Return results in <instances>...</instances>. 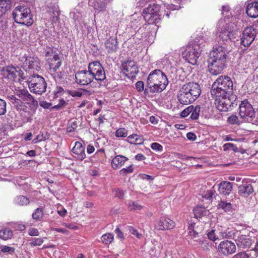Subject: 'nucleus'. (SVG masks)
Masks as SVG:
<instances>
[{
    "mask_svg": "<svg viewBox=\"0 0 258 258\" xmlns=\"http://www.w3.org/2000/svg\"><path fill=\"white\" fill-rule=\"evenodd\" d=\"M192 109V105H190L185 109H184L180 113V116L182 117H187L189 114H190L191 111Z\"/></svg>",
    "mask_w": 258,
    "mask_h": 258,
    "instance_id": "nucleus-54",
    "label": "nucleus"
},
{
    "mask_svg": "<svg viewBox=\"0 0 258 258\" xmlns=\"http://www.w3.org/2000/svg\"><path fill=\"white\" fill-rule=\"evenodd\" d=\"M64 93V89L61 87H56L54 91V95L55 97H58Z\"/></svg>",
    "mask_w": 258,
    "mask_h": 258,
    "instance_id": "nucleus-56",
    "label": "nucleus"
},
{
    "mask_svg": "<svg viewBox=\"0 0 258 258\" xmlns=\"http://www.w3.org/2000/svg\"><path fill=\"white\" fill-rule=\"evenodd\" d=\"M227 121L230 124H240L241 123L238 117L235 114H232L229 116Z\"/></svg>",
    "mask_w": 258,
    "mask_h": 258,
    "instance_id": "nucleus-45",
    "label": "nucleus"
},
{
    "mask_svg": "<svg viewBox=\"0 0 258 258\" xmlns=\"http://www.w3.org/2000/svg\"><path fill=\"white\" fill-rule=\"evenodd\" d=\"M45 238H35L31 239L30 244L32 246H40L44 242Z\"/></svg>",
    "mask_w": 258,
    "mask_h": 258,
    "instance_id": "nucleus-47",
    "label": "nucleus"
},
{
    "mask_svg": "<svg viewBox=\"0 0 258 258\" xmlns=\"http://www.w3.org/2000/svg\"><path fill=\"white\" fill-rule=\"evenodd\" d=\"M253 191L252 186L250 184H242L238 187L239 194L243 197H247Z\"/></svg>",
    "mask_w": 258,
    "mask_h": 258,
    "instance_id": "nucleus-31",
    "label": "nucleus"
},
{
    "mask_svg": "<svg viewBox=\"0 0 258 258\" xmlns=\"http://www.w3.org/2000/svg\"><path fill=\"white\" fill-rule=\"evenodd\" d=\"M117 41L115 38H110L105 43V48L108 52L115 51L117 48Z\"/></svg>",
    "mask_w": 258,
    "mask_h": 258,
    "instance_id": "nucleus-32",
    "label": "nucleus"
},
{
    "mask_svg": "<svg viewBox=\"0 0 258 258\" xmlns=\"http://www.w3.org/2000/svg\"><path fill=\"white\" fill-rule=\"evenodd\" d=\"M127 158L122 155H117L113 158L111 162V166L113 169H117L123 166Z\"/></svg>",
    "mask_w": 258,
    "mask_h": 258,
    "instance_id": "nucleus-30",
    "label": "nucleus"
},
{
    "mask_svg": "<svg viewBox=\"0 0 258 258\" xmlns=\"http://www.w3.org/2000/svg\"><path fill=\"white\" fill-rule=\"evenodd\" d=\"M182 56L183 58L191 64L195 65L200 56L202 50L196 43L189 44L182 48Z\"/></svg>",
    "mask_w": 258,
    "mask_h": 258,
    "instance_id": "nucleus-7",
    "label": "nucleus"
},
{
    "mask_svg": "<svg viewBox=\"0 0 258 258\" xmlns=\"http://www.w3.org/2000/svg\"><path fill=\"white\" fill-rule=\"evenodd\" d=\"M239 114L243 121L254 123L255 111L247 100L242 101L239 104Z\"/></svg>",
    "mask_w": 258,
    "mask_h": 258,
    "instance_id": "nucleus-9",
    "label": "nucleus"
},
{
    "mask_svg": "<svg viewBox=\"0 0 258 258\" xmlns=\"http://www.w3.org/2000/svg\"><path fill=\"white\" fill-rule=\"evenodd\" d=\"M123 73L128 77H134L138 73L139 70L136 63L132 60H127L122 64Z\"/></svg>",
    "mask_w": 258,
    "mask_h": 258,
    "instance_id": "nucleus-20",
    "label": "nucleus"
},
{
    "mask_svg": "<svg viewBox=\"0 0 258 258\" xmlns=\"http://www.w3.org/2000/svg\"><path fill=\"white\" fill-rule=\"evenodd\" d=\"M172 57L173 56L171 55H165L157 62V65L159 68H162L166 71H170L173 67Z\"/></svg>",
    "mask_w": 258,
    "mask_h": 258,
    "instance_id": "nucleus-24",
    "label": "nucleus"
},
{
    "mask_svg": "<svg viewBox=\"0 0 258 258\" xmlns=\"http://www.w3.org/2000/svg\"><path fill=\"white\" fill-rule=\"evenodd\" d=\"M9 98L12 103L14 105V107L16 109H18L19 107L21 106V105L23 104L21 100L16 98V97L14 95L9 96Z\"/></svg>",
    "mask_w": 258,
    "mask_h": 258,
    "instance_id": "nucleus-46",
    "label": "nucleus"
},
{
    "mask_svg": "<svg viewBox=\"0 0 258 258\" xmlns=\"http://www.w3.org/2000/svg\"><path fill=\"white\" fill-rule=\"evenodd\" d=\"M194 214L195 218L198 219L203 216H205L208 211L202 206H197L193 209Z\"/></svg>",
    "mask_w": 258,
    "mask_h": 258,
    "instance_id": "nucleus-35",
    "label": "nucleus"
},
{
    "mask_svg": "<svg viewBox=\"0 0 258 258\" xmlns=\"http://www.w3.org/2000/svg\"><path fill=\"white\" fill-rule=\"evenodd\" d=\"M16 94L21 98L24 101L28 104L37 105V101L35 100L34 97L26 89L18 90L16 91Z\"/></svg>",
    "mask_w": 258,
    "mask_h": 258,
    "instance_id": "nucleus-23",
    "label": "nucleus"
},
{
    "mask_svg": "<svg viewBox=\"0 0 258 258\" xmlns=\"http://www.w3.org/2000/svg\"><path fill=\"white\" fill-rule=\"evenodd\" d=\"M155 228L158 230H165L171 229L175 226L174 222L166 217L161 218L155 224Z\"/></svg>",
    "mask_w": 258,
    "mask_h": 258,
    "instance_id": "nucleus-22",
    "label": "nucleus"
},
{
    "mask_svg": "<svg viewBox=\"0 0 258 258\" xmlns=\"http://www.w3.org/2000/svg\"><path fill=\"white\" fill-rule=\"evenodd\" d=\"M189 234L190 236L193 237H196L198 235V233L194 229L192 225H190L188 227Z\"/></svg>",
    "mask_w": 258,
    "mask_h": 258,
    "instance_id": "nucleus-62",
    "label": "nucleus"
},
{
    "mask_svg": "<svg viewBox=\"0 0 258 258\" xmlns=\"http://www.w3.org/2000/svg\"><path fill=\"white\" fill-rule=\"evenodd\" d=\"M208 69L213 75L220 74L226 67L227 60L209 57Z\"/></svg>",
    "mask_w": 258,
    "mask_h": 258,
    "instance_id": "nucleus-15",
    "label": "nucleus"
},
{
    "mask_svg": "<svg viewBox=\"0 0 258 258\" xmlns=\"http://www.w3.org/2000/svg\"><path fill=\"white\" fill-rule=\"evenodd\" d=\"M222 23V21L219 22L216 33V39L219 42L226 44L237 38L238 29L234 22H228L221 27Z\"/></svg>",
    "mask_w": 258,
    "mask_h": 258,
    "instance_id": "nucleus-3",
    "label": "nucleus"
},
{
    "mask_svg": "<svg viewBox=\"0 0 258 258\" xmlns=\"http://www.w3.org/2000/svg\"><path fill=\"white\" fill-rule=\"evenodd\" d=\"M256 31L253 26H250L244 29L241 38V44L244 47H248L254 40Z\"/></svg>",
    "mask_w": 258,
    "mask_h": 258,
    "instance_id": "nucleus-17",
    "label": "nucleus"
},
{
    "mask_svg": "<svg viewBox=\"0 0 258 258\" xmlns=\"http://www.w3.org/2000/svg\"><path fill=\"white\" fill-rule=\"evenodd\" d=\"M126 140L128 143L135 145H141L144 143L143 138L136 134L129 136Z\"/></svg>",
    "mask_w": 258,
    "mask_h": 258,
    "instance_id": "nucleus-34",
    "label": "nucleus"
},
{
    "mask_svg": "<svg viewBox=\"0 0 258 258\" xmlns=\"http://www.w3.org/2000/svg\"><path fill=\"white\" fill-rule=\"evenodd\" d=\"M6 106V102L0 98V115H3L6 113L7 111Z\"/></svg>",
    "mask_w": 258,
    "mask_h": 258,
    "instance_id": "nucleus-52",
    "label": "nucleus"
},
{
    "mask_svg": "<svg viewBox=\"0 0 258 258\" xmlns=\"http://www.w3.org/2000/svg\"><path fill=\"white\" fill-rule=\"evenodd\" d=\"M219 209H221L225 212H230L232 210V205L226 201H221L218 206Z\"/></svg>",
    "mask_w": 258,
    "mask_h": 258,
    "instance_id": "nucleus-39",
    "label": "nucleus"
},
{
    "mask_svg": "<svg viewBox=\"0 0 258 258\" xmlns=\"http://www.w3.org/2000/svg\"><path fill=\"white\" fill-rule=\"evenodd\" d=\"M201 92V88L198 83H186L183 85L178 91V100L182 104H190L199 97Z\"/></svg>",
    "mask_w": 258,
    "mask_h": 258,
    "instance_id": "nucleus-2",
    "label": "nucleus"
},
{
    "mask_svg": "<svg viewBox=\"0 0 258 258\" xmlns=\"http://www.w3.org/2000/svg\"><path fill=\"white\" fill-rule=\"evenodd\" d=\"M29 88L31 92L41 95L46 91L47 84L43 77L38 75H33L28 81Z\"/></svg>",
    "mask_w": 258,
    "mask_h": 258,
    "instance_id": "nucleus-8",
    "label": "nucleus"
},
{
    "mask_svg": "<svg viewBox=\"0 0 258 258\" xmlns=\"http://www.w3.org/2000/svg\"><path fill=\"white\" fill-rule=\"evenodd\" d=\"M218 232L219 234V238H220L222 239L231 238L233 235L232 231L229 230V229H218Z\"/></svg>",
    "mask_w": 258,
    "mask_h": 258,
    "instance_id": "nucleus-37",
    "label": "nucleus"
},
{
    "mask_svg": "<svg viewBox=\"0 0 258 258\" xmlns=\"http://www.w3.org/2000/svg\"><path fill=\"white\" fill-rule=\"evenodd\" d=\"M232 189V183L228 181H222L219 185V191L220 194L228 195Z\"/></svg>",
    "mask_w": 258,
    "mask_h": 258,
    "instance_id": "nucleus-29",
    "label": "nucleus"
},
{
    "mask_svg": "<svg viewBox=\"0 0 258 258\" xmlns=\"http://www.w3.org/2000/svg\"><path fill=\"white\" fill-rule=\"evenodd\" d=\"M167 76L160 70L156 69L152 71L149 75L147 81V88H145L144 95H149L152 93H160L164 90L168 84Z\"/></svg>",
    "mask_w": 258,
    "mask_h": 258,
    "instance_id": "nucleus-1",
    "label": "nucleus"
},
{
    "mask_svg": "<svg viewBox=\"0 0 258 258\" xmlns=\"http://www.w3.org/2000/svg\"><path fill=\"white\" fill-rule=\"evenodd\" d=\"M220 253L224 255H228L234 253L236 250L235 243L230 240H223L221 241L218 247Z\"/></svg>",
    "mask_w": 258,
    "mask_h": 258,
    "instance_id": "nucleus-19",
    "label": "nucleus"
},
{
    "mask_svg": "<svg viewBox=\"0 0 258 258\" xmlns=\"http://www.w3.org/2000/svg\"><path fill=\"white\" fill-rule=\"evenodd\" d=\"M114 236L113 234L107 233L103 234L101 238V241L105 244H110L113 240Z\"/></svg>",
    "mask_w": 258,
    "mask_h": 258,
    "instance_id": "nucleus-41",
    "label": "nucleus"
},
{
    "mask_svg": "<svg viewBox=\"0 0 258 258\" xmlns=\"http://www.w3.org/2000/svg\"><path fill=\"white\" fill-rule=\"evenodd\" d=\"M115 196L119 199H122L124 196V191L120 189H116L114 190Z\"/></svg>",
    "mask_w": 258,
    "mask_h": 258,
    "instance_id": "nucleus-63",
    "label": "nucleus"
},
{
    "mask_svg": "<svg viewBox=\"0 0 258 258\" xmlns=\"http://www.w3.org/2000/svg\"><path fill=\"white\" fill-rule=\"evenodd\" d=\"M215 231V230H212L207 233L208 238L213 241L219 239V236L216 234Z\"/></svg>",
    "mask_w": 258,
    "mask_h": 258,
    "instance_id": "nucleus-51",
    "label": "nucleus"
},
{
    "mask_svg": "<svg viewBox=\"0 0 258 258\" xmlns=\"http://www.w3.org/2000/svg\"><path fill=\"white\" fill-rule=\"evenodd\" d=\"M120 173L122 174H128L133 172V168L132 165H130L126 168H122L120 171Z\"/></svg>",
    "mask_w": 258,
    "mask_h": 258,
    "instance_id": "nucleus-58",
    "label": "nucleus"
},
{
    "mask_svg": "<svg viewBox=\"0 0 258 258\" xmlns=\"http://www.w3.org/2000/svg\"><path fill=\"white\" fill-rule=\"evenodd\" d=\"M231 258H249V255L245 252H239Z\"/></svg>",
    "mask_w": 258,
    "mask_h": 258,
    "instance_id": "nucleus-61",
    "label": "nucleus"
},
{
    "mask_svg": "<svg viewBox=\"0 0 258 258\" xmlns=\"http://www.w3.org/2000/svg\"><path fill=\"white\" fill-rule=\"evenodd\" d=\"M78 127V121L76 120H74L70 123L68 125L67 130L68 132L71 133L75 131V130Z\"/></svg>",
    "mask_w": 258,
    "mask_h": 258,
    "instance_id": "nucleus-50",
    "label": "nucleus"
},
{
    "mask_svg": "<svg viewBox=\"0 0 258 258\" xmlns=\"http://www.w3.org/2000/svg\"><path fill=\"white\" fill-rule=\"evenodd\" d=\"M232 87L233 83L230 78L227 76H221L213 83L211 90V95H230L232 92Z\"/></svg>",
    "mask_w": 258,
    "mask_h": 258,
    "instance_id": "nucleus-4",
    "label": "nucleus"
},
{
    "mask_svg": "<svg viewBox=\"0 0 258 258\" xmlns=\"http://www.w3.org/2000/svg\"><path fill=\"white\" fill-rule=\"evenodd\" d=\"M200 111L201 107L199 105H197L195 107L192 105V109L190 113V118L193 120L197 119L199 116Z\"/></svg>",
    "mask_w": 258,
    "mask_h": 258,
    "instance_id": "nucleus-43",
    "label": "nucleus"
},
{
    "mask_svg": "<svg viewBox=\"0 0 258 258\" xmlns=\"http://www.w3.org/2000/svg\"><path fill=\"white\" fill-rule=\"evenodd\" d=\"M23 62L22 67L26 71H39L40 69V63L37 57L28 56L26 54L20 58Z\"/></svg>",
    "mask_w": 258,
    "mask_h": 258,
    "instance_id": "nucleus-13",
    "label": "nucleus"
},
{
    "mask_svg": "<svg viewBox=\"0 0 258 258\" xmlns=\"http://www.w3.org/2000/svg\"><path fill=\"white\" fill-rule=\"evenodd\" d=\"M144 20L149 24L158 22L160 20L159 6L158 5L150 4L143 12Z\"/></svg>",
    "mask_w": 258,
    "mask_h": 258,
    "instance_id": "nucleus-11",
    "label": "nucleus"
},
{
    "mask_svg": "<svg viewBox=\"0 0 258 258\" xmlns=\"http://www.w3.org/2000/svg\"><path fill=\"white\" fill-rule=\"evenodd\" d=\"M136 88L138 92L145 91L144 83L143 81H139L136 83Z\"/></svg>",
    "mask_w": 258,
    "mask_h": 258,
    "instance_id": "nucleus-57",
    "label": "nucleus"
},
{
    "mask_svg": "<svg viewBox=\"0 0 258 258\" xmlns=\"http://www.w3.org/2000/svg\"><path fill=\"white\" fill-rule=\"evenodd\" d=\"M93 79L98 81H104L106 79L104 69L99 61H94L90 62L88 66Z\"/></svg>",
    "mask_w": 258,
    "mask_h": 258,
    "instance_id": "nucleus-12",
    "label": "nucleus"
},
{
    "mask_svg": "<svg viewBox=\"0 0 258 258\" xmlns=\"http://www.w3.org/2000/svg\"><path fill=\"white\" fill-rule=\"evenodd\" d=\"M186 137L189 140L192 141H195L197 139L196 135L194 133L191 132L187 133L186 134Z\"/></svg>",
    "mask_w": 258,
    "mask_h": 258,
    "instance_id": "nucleus-64",
    "label": "nucleus"
},
{
    "mask_svg": "<svg viewBox=\"0 0 258 258\" xmlns=\"http://www.w3.org/2000/svg\"><path fill=\"white\" fill-rule=\"evenodd\" d=\"M115 135L118 138H124L127 136V132L125 128H119L116 131Z\"/></svg>",
    "mask_w": 258,
    "mask_h": 258,
    "instance_id": "nucleus-49",
    "label": "nucleus"
},
{
    "mask_svg": "<svg viewBox=\"0 0 258 258\" xmlns=\"http://www.w3.org/2000/svg\"><path fill=\"white\" fill-rule=\"evenodd\" d=\"M73 152L77 155V158L79 160H83L86 157L84 148L79 142H76L73 148Z\"/></svg>",
    "mask_w": 258,
    "mask_h": 258,
    "instance_id": "nucleus-27",
    "label": "nucleus"
},
{
    "mask_svg": "<svg viewBox=\"0 0 258 258\" xmlns=\"http://www.w3.org/2000/svg\"><path fill=\"white\" fill-rule=\"evenodd\" d=\"M235 242L237 246L242 249L249 248L252 244V240L245 235L238 236Z\"/></svg>",
    "mask_w": 258,
    "mask_h": 258,
    "instance_id": "nucleus-25",
    "label": "nucleus"
},
{
    "mask_svg": "<svg viewBox=\"0 0 258 258\" xmlns=\"http://www.w3.org/2000/svg\"><path fill=\"white\" fill-rule=\"evenodd\" d=\"M229 96H224V95H221L219 96H212L215 99L216 107L219 111H227L231 108L232 102Z\"/></svg>",
    "mask_w": 258,
    "mask_h": 258,
    "instance_id": "nucleus-16",
    "label": "nucleus"
},
{
    "mask_svg": "<svg viewBox=\"0 0 258 258\" xmlns=\"http://www.w3.org/2000/svg\"><path fill=\"white\" fill-rule=\"evenodd\" d=\"M42 10L45 11L44 17L52 23L55 22L59 16L58 0H43Z\"/></svg>",
    "mask_w": 258,
    "mask_h": 258,
    "instance_id": "nucleus-6",
    "label": "nucleus"
},
{
    "mask_svg": "<svg viewBox=\"0 0 258 258\" xmlns=\"http://www.w3.org/2000/svg\"><path fill=\"white\" fill-rule=\"evenodd\" d=\"M76 82L80 85L86 86L90 84L93 81L92 75L88 70L78 71L75 73Z\"/></svg>",
    "mask_w": 258,
    "mask_h": 258,
    "instance_id": "nucleus-18",
    "label": "nucleus"
},
{
    "mask_svg": "<svg viewBox=\"0 0 258 258\" xmlns=\"http://www.w3.org/2000/svg\"><path fill=\"white\" fill-rule=\"evenodd\" d=\"M143 207L136 202L130 201L128 204V208L131 211H139Z\"/></svg>",
    "mask_w": 258,
    "mask_h": 258,
    "instance_id": "nucleus-44",
    "label": "nucleus"
},
{
    "mask_svg": "<svg viewBox=\"0 0 258 258\" xmlns=\"http://www.w3.org/2000/svg\"><path fill=\"white\" fill-rule=\"evenodd\" d=\"M128 230L131 234L135 235L137 238H141V234H140L138 232V231L136 229H134L133 227H131V226L129 227Z\"/></svg>",
    "mask_w": 258,
    "mask_h": 258,
    "instance_id": "nucleus-59",
    "label": "nucleus"
},
{
    "mask_svg": "<svg viewBox=\"0 0 258 258\" xmlns=\"http://www.w3.org/2000/svg\"><path fill=\"white\" fill-rule=\"evenodd\" d=\"M246 12L249 17L257 18L258 17V2H252L248 3Z\"/></svg>",
    "mask_w": 258,
    "mask_h": 258,
    "instance_id": "nucleus-26",
    "label": "nucleus"
},
{
    "mask_svg": "<svg viewBox=\"0 0 258 258\" xmlns=\"http://www.w3.org/2000/svg\"><path fill=\"white\" fill-rule=\"evenodd\" d=\"M43 215V211L42 208H38L36 209L32 214V218L36 221L41 220Z\"/></svg>",
    "mask_w": 258,
    "mask_h": 258,
    "instance_id": "nucleus-42",
    "label": "nucleus"
},
{
    "mask_svg": "<svg viewBox=\"0 0 258 258\" xmlns=\"http://www.w3.org/2000/svg\"><path fill=\"white\" fill-rule=\"evenodd\" d=\"M13 236L12 230L9 228H4L0 230V238L4 240H8L12 238Z\"/></svg>",
    "mask_w": 258,
    "mask_h": 258,
    "instance_id": "nucleus-36",
    "label": "nucleus"
},
{
    "mask_svg": "<svg viewBox=\"0 0 258 258\" xmlns=\"http://www.w3.org/2000/svg\"><path fill=\"white\" fill-rule=\"evenodd\" d=\"M198 244L194 243V245H198L203 249H208L211 246V244L207 240H200Z\"/></svg>",
    "mask_w": 258,
    "mask_h": 258,
    "instance_id": "nucleus-48",
    "label": "nucleus"
},
{
    "mask_svg": "<svg viewBox=\"0 0 258 258\" xmlns=\"http://www.w3.org/2000/svg\"><path fill=\"white\" fill-rule=\"evenodd\" d=\"M17 109L19 111L24 122H28L32 121L33 114L32 112L27 111V106L22 104Z\"/></svg>",
    "mask_w": 258,
    "mask_h": 258,
    "instance_id": "nucleus-28",
    "label": "nucleus"
},
{
    "mask_svg": "<svg viewBox=\"0 0 258 258\" xmlns=\"http://www.w3.org/2000/svg\"><path fill=\"white\" fill-rule=\"evenodd\" d=\"M15 204L19 206H26L30 201L28 198L24 196L17 197L14 200Z\"/></svg>",
    "mask_w": 258,
    "mask_h": 258,
    "instance_id": "nucleus-38",
    "label": "nucleus"
},
{
    "mask_svg": "<svg viewBox=\"0 0 258 258\" xmlns=\"http://www.w3.org/2000/svg\"><path fill=\"white\" fill-rule=\"evenodd\" d=\"M12 7L11 0H0V18Z\"/></svg>",
    "mask_w": 258,
    "mask_h": 258,
    "instance_id": "nucleus-33",
    "label": "nucleus"
},
{
    "mask_svg": "<svg viewBox=\"0 0 258 258\" xmlns=\"http://www.w3.org/2000/svg\"><path fill=\"white\" fill-rule=\"evenodd\" d=\"M13 18L17 23L31 26L33 23L30 9L26 6H18L13 12Z\"/></svg>",
    "mask_w": 258,
    "mask_h": 258,
    "instance_id": "nucleus-5",
    "label": "nucleus"
},
{
    "mask_svg": "<svg viewBox=\"0 0 258 258\" xmlns=\"http://www.w3.org/2000/svg\"><path fill=\"white\" fill-rule=\"evenodd\" d=\"M106 6V3L104 2H102V4L99 5L98 3L97 2L96 4L94 6V9L96 10V11L100 12L102 11H104Z\"/></svg>",
    "mask_w": 258,
    "mask_h": 258,
    "instance_id": "nucleus-55",
    "label": "nucleus"
},
{
    "mask_svg": "<svg viewBox=\"0 0 258 258\" xmlns=\"http://www.w3.org/2000/svg\"><path fill=\"white\" fill-rule=\"evenodd\" d=\"M151 148L156 152H162L163 151V147L161 145L158 143H153L151 145Z\"/></svg>",
    "mask_w": 258,
    "mask_h": 258,
    "instance_id": "nucleus-53",
    "label": "nucleus"
},
{
    "mask_svg": "<svg viewBox=\"0 0 258 258\" xmlns=\"http://www.w3.org/2000/svg\"><path fill=\"white\" fill-rule=\"evenodd\" d=\"M23 74V71L20 68H16L12 66L4 67L1 70L3 77L10 81H15L17 76L24 79Z\"/></svg>",
    "mask_w": 258,
    "mask_h": 258,
    "instance_id": "nucleus-14",
    "label": "nucleus"
},
{
    "mask_svg": "<svg viewBox=\"0 0 258 258\" xmlns=\"http://www.w3.org/2000/svg\"><path fill=\"white\" fill-rule=\"evenodd\" d=\"M28 234L31 236H38L39 235V231L36 228H31L29 229Z\"/></svg>",
    "mask_w": 258,
    "mask_h": 258,
    "instance_id": "nucleus-60",
    "label": "nucleus"
},
{
    "mask_svg": "<svg viewBox=\"0 0 258 258\" xmlns=\"http://www.w3.org/2000/svg\"><path fill=\"white\" fill-rule=\"evenodd\" d=\"M228 51L224 46L218 45L214 47L210 53V57L227 60Z\"/></svg>",
    "mask_w": 258,
    "mask_h": 258,
    "instance_id": "nucleus-21",
    "label": "nucleus"
},
{
    "mask_svg": "<svg viewBox=\"0 0 258 258\" xmlns=\"http://www.w3.org/2000/svg\"><path fill=\"white\" fill-rule=\"evenodd\" d=\"M46 61L49 65V70L51 73H55L61 64V59L55 49L49 48L46 51Z\"/></svg>",
    "mask_w": 258,
    "mask_h": 258,
    "instance_id": "nucleus-10",
    "label": "nucleus"
},
{
    "mask_svg": "<svg viewBox=\"0 0 258 258\" xmlns=\"http://www.w3.org/2000/svg\"><path fill=\"white\" fill-rule=\"evenodd\" d=\"M0 250L6 254L13 255L15 252V248L6 245H1Z\"/></svg>",
    "mask_w": 258,
    "mask_h": 258,
    "instance_id": "nucleus-40",
    "label": "nucleus"
}]
</instances>
